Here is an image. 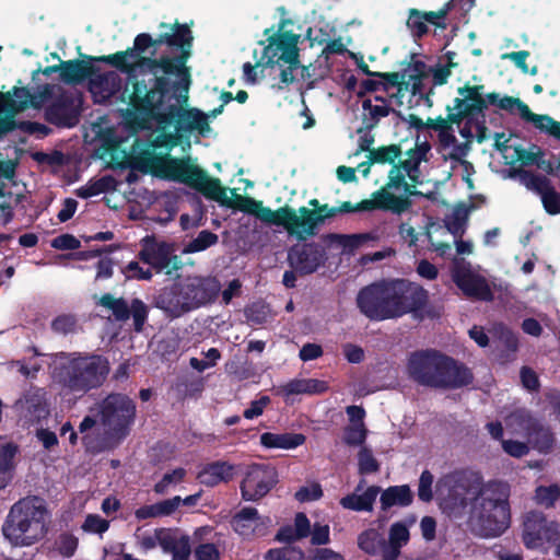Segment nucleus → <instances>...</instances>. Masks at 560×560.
<instances>
[{"instance_id":"f257e3e1","label":"nucleus","mask_w":560,"mask_h":560,"mask_svg":"<svg viewBox=\"0 0 560 560\" xmlns=\"http://www.w3.org/2000/svg\"><path fill=\"white\" fill-rule=\"evenodd\" d=\"M190 84L191 78L135 80L126 112L127 121L137 129H145L152 121L162 129L174 125L176 132L167 136L172 147L179 143L182 133L197 131L206 137L211 130L208 115L196 107H184L189 98Z\"/></svg>"},{"instance_id":"f03ea898","label":"nucleus","mask_w":560,"mask_h":560,"mask_svg":"<svg viewBox=\"0 0 560 560\" xmlns=\"http://www.w3.org/2000/svg\"><path fill=\"white\" fill-rule=\"evenodd\" d=\"M161 33L153 38L149 33H140L136 36L138 50L148 51L153 47L149 58H140L142 69H147L152 77H166L175 80L191 78L187 62L191 57L194 35L186 23L161 22Z\"/></svg>"},{"instance_id":"7ed1b4c3","label":"nucleus","mask_w":560,"mask_h":560,"mask_svg":"<svg viewBox=\"0 0 560 560\" xmlns=\"http://www.w3.org/2000/svg\"><path fill=\"white\" fill-rule=\"evenodd\" d=\"M428 302V291L407 279H382L363 287L357 295L359 311L373 322L418 314Z\"/></svg>"},{"instance_id":"20e7f679","label":"nucleus","mask_w":560,"mask_h":560,"mask_svg":"<svg viewBox=\"0 0 560 560\" xmlns=\"http://www.w3.org/2000/svg\"><path fill=\"white\" fill-rule=\"evenodd\" d=\"M406 371L416 384L434 389H458L474 381L468 366L435 349L411 352Z\"/></svg>"},{"instance_id":"39448f33","label":"nucleus","mask_w":560,"mask_h":560,"mask_svg":"<svg viewBox=\"0 0 560 560\" xmlns=\"http://www.w3.org/2000/svg\"><path fill=\"white\" fill-rule=\"evenodd\" d=\"M510 488L502 481L481 485L470 501L468 525L482 538H495L511 525Z\"/></svg>"},{"instance_id":"423d86ee","label":"nucleus","mask_w":560,"mask_h":560,"mask_svg":"<svg viewBox=\"0 0 560 560\" xmlns=\"http://www.w3.org/2000/svg\"><path fill=\"white\" fill-rule=\"evenodd\" d=\"M48 517L44 499L37 495L22 498L10 508L2 534L14 547H30L46 536Z\"/></svg>"},{"instance_id":"0eeeda50","label":"nucleus","mask_w":560,"mask_h":560,"mask_svg":"<svg viewBox=\"0 0 560 560\" xmlns=\"http://www.w3.org/2000/svg\"><path fill=\"white\" fill-rule=\"evenodd\" d=\"M67 362L56 369L58 383L71 394L80 396L100 388L107 380L110 364L106 357L86 352H61Z\"/></svg>"},{"instance_id":"6e6552de","label":"nucleus","mask_w":560,"mask_h":560,"mask_svg":"<svg viewBox=\"0 0 560 560\" xmlns=\"http://www.w3.org/2000/svg\"><path fill=\"white\" fill-rule=\"evenodd\" d=\"M291 23L289 19H282L279 23L278 32L272 33L273 28H266L268 45L262 50V59H266V67H272L280 61L288 63V67L280 72V84L273 85L278 91L294 82L293 71L300 67L299 39L300 35L291 31H283L287 24Z\"/></svg>"},{"instance_id":"1a4fd4ad","label":"nucleus","mask_w":560,"mask_h":560,"mask_svg":"<svg viewBox=\"0 0 560 560\" xmlns=\"http://www.w3.org/2000/svg\"><path fill=\"white\" fill-rule=\"evenodd\" d=\"M100 418L113 435L125 439L136 419V404L125 394H108L100 404Z\"/></svg>"},{"instance_id":"9d476101","label":"nucleus","mask_w":560,"mask_h":560,"mask_svg":"<svg viewBox=\"0 0 560 560\" xmlns=\"http://www.w3.org/2000/svg\"><path fill=\"white\" fill-rule=\"evenodd\" d=\"M471 487L470 476L466 471H454L441 477L436 482V492L441 495L442 510L451 517L464 516Z\"/></svg>"},{"instance_id":"9b49d317","label":"nucleus","mask_w":560,"mask_h":560,"mask_svg":"<svg viewBox=\"0 0 560 560\" xmlns=\"http://www.w3.org/2000/svg\"><path fill=\"white\" fill-rule=\"evenodd\" d=\"M281 225L290 235L299 241H306L317 235L318 228L327 220L319 210H310L307 207H300L298 210L290 206H283Z\"/></svg>"},{"instance_id":"f8f14e48","label":"nucleus","mask_w":560,"mask_h":560,"mask_svg":"<svg viewBox=\"0 0 560 560\" xmlns=\"http://www.w3.org/2000/svg\"><path fill=\"white\" fill-rule=\"evenodd\" d=\"M276 467L266 464H253L248 467L241 485V495L245 501H258L266 497L278 483Z\"/></svg>"},{"instance_id":"ddd939ff","label":"nucleus","mask_w":560,"mask_h":560,"mask_svg":"<svg viewBox=\"0 0 560 560\" xmlns=\"http://www.w3.org/2000/svg\"><path fill=\"white\" fill-rule=\"evenodd\" d=\"M179 284L189 312L214 302L221 290L220 281L210 276H188Z\"/></svg>"},{"instance_id":"4468645a","label":"nucleus","mask_w":560,"mask_h":560,"mask_svg":"<svg viewBox=\"0 0 560 560\" xmlns=\"http://www.w3.org/2000/svg\"><path fill=\"white\" fill-rule=\"evenodd\" d=\"M411 206L412 201L407 197H396V195L390 191L378 189L372 194V199H364L355 205H352L350 201H342L340 206L337 207V213L382 210L401 214L408 211Z\"/></svg>"},{"instance_id":"2eb2a0df","label":"nucleus","mask_w":560,"mask_h":560,"mask_svg":"<svg viewBox=\"0 0 560 560\" xmlns=\"http://www.w3.org/2000/svg\"><path fill=\"white\" fill-rule=\"evenodd\" d=\"M487 100L490 105L497 106L500 109L506 110L508 113L518 116L526 122H532L536 129L550 136L556 119L549 115L535 114L530 110L528 105L518 97L504 95L500 97L497 92L487 94Z\"/></svg>"},{"instance_id":"dca6fc26","label":"nucleus","mask_w":560,"mask_h":560,"mask_svg":"<svg viewBox=\"0 0 560 560\" xmlns=\"http://www.w3.org/2000/svg\"><path fill=\"white\" fill-rule=\"evenodd\" d=\"M559 532L557 522L548 521L542 512L530 511L526 513L523 521L522 540L526 548L536 549L546 541H552Z\"/></svg>"},{"instance_id":"f3484780","label":"nucleus","mask_w":560,"mask_h":560,"mask_svg":"<svg viewBox=\"0 0 560 560\" xmlns=\"http://www.w3.org/2000/svg\"><path fill=\"white\" fill-rule=\"evenodd\" d=\"M98 304L110 311L117 322L125 323L132 317L135 331L141 332L143 330L149 308L142 300L132 299L129 305L124 298H115L110 293H104Z\"/></svg>"},{"instance_id":"a211bd4d","label":"nucleus","mask_w":560,"mask_h":560,"mask_svg":"<svg viewBox=\"0 0 560 560\" xmlns=\"http://www.w3.org/2000/svg\"><path fill=\"white\" fill-rule=\"evenodd\" d=\"M38 106L27 88L14 86L12 91L0 92V138L15 130V114L28 107Z\"/></svg>"},{"instance_id":"6ab92c4d","label":"nucleus","mask_w":560,"mask_h":560,"mask_svg":"<svg viewBox=\"0 0 560 560\" xmlns=\"http://www.w3.org/2000/svg\"><path fill=\"white\" fill-rule=\"evenodd\" d=\"M45 120L62 128L74 127L79 122L80 109L75 97L68 92L60 93L44 112Z\"/></svg>"},{"instance_id":"aec40b11","label":"nucleus","mask_w":560,"mask_h":560,"mask_svg":"<svg viewBox=\"0 0 560 560\" xmlns=\"http://www.w3.org/2000/svg\"><path fill=\"white\" fill-rule=\"evenodd\" d=\"M174 250L172 243L158 241L154 235H147L141 240L138 258L160 273L170 267Z\"/></svg>"},{"instance_id":"412c9836","label":"nucleus","mask_w":560,"mask_h":560,"mask_svg":"<svg viewBox=\"0 0 560 560\" xmlns=\"http://www.w3.org/2000/svg\"><path fill=\"white\" fill-rule=\"evenodd\" d=\"M452 277L466 296L485 302L493 301L494 294L485 277L466 268L454 269Z\"/></svg>"},{"instance_id":"4be33fe9","label":"nucleus","mask_w":560,"mask_h":560,"mask_svg":"<svg viewBox=\"0 0 560 560\" xmlns=\"http://www.w3.org/2000/svg\"><path fill=\"white\" fill-rule=\"evenodd\" d=\"M153 305L170 319H176L189 313L179 281L159 290L153 298Z\"/></svg>"},{"instance_id":"5701e85b","label":"nucleus","mask_w":560,"mask_h":560,"mask_svg":"<svg viewBox=\"0 0 560 560\" xmlns=\"http://www.w3.org/2000/svg\"><path fill=\"white\" fill-rule=\"evenodd\" d=\"M145 52L147 51L137 49L135 39L133 47L127 48L126 50L97 57L83 55V58L95 62L107 63L121 73L130 74L132 71H135L136 67L142 68L140 65V58H149V56H143Z\"/></svg>"},{"instance_id":"b1692460","label":"nucleus","mask_w":560,"mask_h":560,"mask_svg":"<svg viewBox=\"0 0 560 560\" xmlns=\"http://www.w3.org/2000/svg\"><path fill=\"white\" fill-rule=\"evenodd\" d=\"M238 465L225 460H215L206 464L198 472L201 485L213 488L220 483H229L237 475Z\"/></svg>"},{"instance_id":"393cba45","label":"nucleus","mask_w":560,"mask_h":560,"mask_svg":"<svg viewBox=\"0 0 560 560\" xmlns=\"http://www.w3.org/2000/svg\"><path fill=\"white\" fill-rule=\"evenodd\" d=\"M165 176L194 187L202 168L190 163L189 159L167 158L164 163Z\"/></svg>"},{"instance_id":"a878e982","label":"nucleus","mask_w":560,"mask_h":560,"mask_svg":"<svg viewBox=\"0 0 560 560\" xmlns=\"http://www.w3.org/2000/svg\"><path fill=\"white\" fill-rule=\"evenodd\" d=\"M86 58L62 61L60 80L66 84H80L98 72V68Z\"/></svg>"},{"instance_id":"bb28decb","label":"nucleus","mask_w":560,"mask_h":560,"mask_svg":"<svg viewBox=\"0 0 560 560\" xmlns=\"http://www.w3.org/2000/svg\"><path fill=\"white\" fill-rule=\"evenodd\" d=\"M364 480H361L357 486L355 491L348 494L340 500V505L343 509L355 512H372L375 500L381 491L378 486H370L363 493L358 494V491L363 489Z\"/></svg>"},{"instance_id":"cd10ccee","label":"nucleus","mask_w":560,"mask_h":560,"mask_svg":"<svg viewBox=\"0 0 560 560\" xmlns=\"http://www.w3.org/2000/svg\"><path fill=\"white\" fill-rule=\"evenodd\" d=\"M322 254L315 244H304L301 250L295 255L289 254L290 265L300 275H311L317 270L320 265Z\"/></svg>"},{"instance_id":"c85d7f7f","label":"nucleus","mask_w":560,"mask_h":560,"mask_svg":"<svg viewBox=\"0 0 560 560\" xmlns=\"http://www.w3.org/2000/svg\"><path fill=\"white\" fill-rule=\"evenodd\" d=\"M240 211L255 215L261 222L269 225H281L282 214H284L283 207L272 210L269 207H265L262 201L256 200L249 196L243 199V205L240 207Z\"/></svg>"},{"instance_id":"c756f323","label":"nucleus","mask_w":560,"mask_h":560,"mask_svg":"<svg viewBox=\"0 0 560 560\" xmlns=\"http://www.w3.org/2000/svg\"><path fill=\"white\" fill-rule=\"evenodd\" d=\"M192 188L202 194L207 199L214 200L221 206L231 205V199L226 195L228 188L221 185L219 178L210 177L203 170Z\"/></svg>"},{"instance_id":"7c9ffc66","label":"nucleus","mask_w":560,"mask_h":560,"mask_svg":"<svg viewBox=\"0 0 560 560\" xmlns=\"http://www.w3.org/2000/svg\"><path fill=\"white\" fill-rule=\"evenodd\" d=\"M322 240L327 245L338 244L346 252L352 253L353 250L362 247L368 242L378 241V235L372 232L358 233V234H337L328 233L322 236Z\"/></svg>"},{"instance_id":"2f4dec72","label":"nucleus","mask_w":560,"mask_h":560,"mask_svg":"<svg viewBox=\"0 0 560 560\" xmlns=\"http://www.w3.org/2000/svg\"><path fill=\"white\" fill-rule=\"evenodd\" d=\"M260 521V515L256 508L245 506L236 512L231 518L233 530L243 538L255 536L256 526Z\"/></svg>"},{"instance_id":"473e14b6","label":"nucleus","mask_w":560,"mask_h":560,"mask_svg":"<svg viewBox=\"0 0 560 560\" xmlns=\"http://www.w3.org/2000/svg\"><path fill=\"white\" fill-rule=\"evenodd\" d=\"M409 539L410 533L404 523L392 524L388 540L385 539L384 560H397L401 548L408 544Z\"/></svg>"},{"instance_id":"72a5a7b5","label":"nucleus","mask_w":560,"mask_h":560,"mask_svg":"<svg viewBox=\"0 0 560 560\" xmlns=\"http://www.w3.org/2000/svg\"><path fill=\"white\" fill-rule=\"evenodd\" d=\"M182 504V498L175 495L154 504L142 505L135 511V517L138 521L148 518L165 517L174 514Z\"/></svg>"},{"instance_id":"f704fd0d","label":"nucleus","mask_w":560,"mask_h":560,"mask_svg":"<svg viewBox=\"0 0 560 560\" xmlns=\"http://www.w3.org/2000/svg\"><path fill=\"white\" fill-rule=\"evenodd\" d=\"M483 89L485 86L482 84L470 85L469 83L457 89V93L463 96L460 98L465 101L464 107L472 117L483 114L488 108V105H490L487 100V95L485 97L482 95Z\"/></svg>"},{"instance_id":"c9c22d12","label":"nucleus","mask_w":560,"mask_h":560,"mask_svg":"<svg viewBox=\"0 0 560 560\" xmlns=\"http://www.w3.org/2000/svg\"><path fill=\"white\" fill-rule=\"evenodd\" d=\"M305 440L304 434L293 432H265L260 435V444L266 448L293 450L303 445Z\"/></svg>"},{"instance_id":"e433bc0d","label":"nucleus","mask_w":560,"mask_h":560,"mask_svg":"<svg viewBox=\"0 0 560 560\" xmlns=\"http://www.w3.org/2000/svg\"><path fill=\"white\" fill-rule=\"evenodd\" d=\"M327 389V383L316 378H294L280 386V393L287 397L300 394H323Z\"/></svg>"},{"instance_id":"4c0bfd02","label":"nucleus","mask_w":560,"mask_h":560,"mask_svg":"<svg viewBox=\"0 0 560 560\" xmlns=\"http://www.w3.org/2000/svg\"><path fill=\"white\" fill-rule=\"evenodd\" d=\"M413 501V493L408 485L390 486L381 494V509L389 510L394 505L409 506Z\"/></svg>"},{"instance_id":"58836bf2","label":"nucleus","mask_w":560,"mask_h":560,"mask_svg":"<svg viewBox=\"0 0 560 560\" xmlns=\"http://www.w3.org/2000/svg\"><path fill=\"white\" fill-rule=\"evenodd\" d=\"M358 547L370 556L381 555L384 560L385 538L378 530L374 528L363 530L358 536Z\"/></svg>"},{"instance_id":"ea45409f","label":"nucleus","mask_w":560,"mask_h":560,"mask_svg":"<svg viewBox=\"0 0 560 560\" xmlns=\"http://www.w3.org/2000/svg\"><path fill=\"white\" fill-rule=\"evenodd\" d=\"M529 441L540 453H549L555 444V435L549 428L542 427L539 423H534L529 428Z\"/></svg>"},{"instance_id":"a19ab883","label":"nucleus","mask_w":560,"mask_h":560,"mask_svg":"<svg viewBox=\"0 0 560 560\" xmlns=\"http://www.w3.org/2000/svg\"><path fill=\"white\" fill-rule=\"evenodd\" d=\"M515 175L520 176L522 184H524L527 189L537 192L540 197L552 187L551 182L546 176L535 174L532 171L524 168L513 170L511 176Z\"/></svg>"},{"instance_id":"79ce46f5","label":"nucleus","mask_w":560,"mask_h":560,"mask_svg":"<svg viewBox=\"0 0 560 560\" xmlns=\"http://www.w3.org/2000/svg\"><path fill=\"white\" fill-rule=\"evenodd\" d=\"M18 447L11 443L0 446V490L5 488L12 478L13 459Z\"/></svg>"},{"instance_id":"37998d69","label":"nucleus","mask_w":560,"mask_h":560,"mask_svg":"<svg viewBox=\"0 0 560 560\" xmlns=\"http://www.w3.org/2000/svg\"><path fill=\"white\" fill-rule=\"evenodd\" d=\"M25 408L32 421H40L49 415L47 402L39 394L27 395Z\"/></svg>"},{"instance_id":"c03bdc74","label":"nucleus","mask_w":560,"mask_h":560,"mask_svg":"<svg viewBox=\"0 0 560 560\" xmlns=\"http://www.w3.org/2000/svg\"><path fill=\"white\" fill-rule=\"evenodd\" d=\"M155 536L158 539V544L163 549L164 552L172 553L179 550V547L184 544L185 540H189V537L183 535L180 538H177L171 529L159 528L155 529Z\"/></svg>"},{"instance_id":"a18cd8bd","label":"nucleus","mask_w":560,"mask_h":560,"mask_svg":"<svg viewBox=\"0 0 560 560\" xmlns=\"http://www.w3.org/2000/svg\"><path fill=\"white\" fill-rule=\"evenodd\" d=\"M560 499V486L552 483L549 486H538L535 490V500L537 504L546 509L555 508L556 502Z\"/></svg>"},{"instance_id":"49530a36","label":"nucleus","mask_w":560,"mask_h":560,"mask_svg":"<svg viewBox=\"0 0 560 560\" xmlns=\"http://www.w3.org/2000/svg\"><path fill=\"white\" fill-rule=\"evenodd\" d=\"M219 237L215 233L209 230H202L197 237L190 241L184 248V253L191 254L206 250L207 248L215 245Z\"/></svg>"},{"instance_id":"de8ad7c7","label":"nucleus","mask_w":560,"mask_h":560,"mask_svg":"<svg viewBox=\"0 0 560 560\" xmlns=\"http://www.w3.org/2000/svg\"><path fill=\"white\" fill-rule=\"evenodd\" d=\"M370 155L375 164H394L401 155V148L399 144L382 145L370 151Z\"/></svg>"},{"instance_id":"09e8293b","label":"nucleus","mask_w":560,"mask_h":560,"mask_svg":"<svg viewBox=\"0 0 560 560\" xmlns=\"http://www.w3.org/2000/svg\"><path fill=\"white\" fill-rule=\"evenodd\" d=\"M467 219L468 209L458 207L454 210L452 218L445 222V226L455 237H462Z\"/></svg>"},{"instance_id":"8fccbe9b","label":"nucleus","mask_w":560,"mask_h":560,"mask_svg":"<svg viewBox=\"0 0 560 560\" xmlns=\"http://www.w3.org/2000/svg\"><path fill=\"white\" fill-rule=\"evenodd\" d=\"M265 560H303L304 552L300 548H271L264 555Z\"/></svg>"},{"instance_id":"3c124183","label":"nucleus","mask_w":560,"mask_h":560,"mask_svg":"<svg viewBox=\"0 0 560 560\" xmlns=\"http://www.w3.org/2000/svg\"><path fill=\"white\" fill-rule=\"evenodd\" d=\"M407 27L415 38H422L429 31L425 21L421 16V11L415 8L409 10Z\"/></svg>"},{"instance_id":"603ef678","label":"nucleus","mask_w":560,"mask_h":560,"mask_svg":"<svg viewBox=\"0 0 560 560\" xmlns=\"http://www.w3.org/2000/svg\"><path fill=\"white\" fill-rule=\"evenodd\" d=\"M453 8V1L444 3V5L438 11H421V16L425 23H430L438 28H446L445 19Z\"/></svg>"},{"instance_id":"864d4df0","label":"nucleus","mask_w":560,"mask_h":560,"mask_svg":"<svg viewBox=\"0 0 560 560\" xmlns=\"http://www.w3.org/2000/svg\"><path fill=\"white\" fill-rule=\"evenodd\" d=\"M494 331L502 342V345L509 351L515 352L518 349V336L506 325L500 323L494 326Z\"/></svg>"},{"instance_id":"5fc2aeb1","label":"nucleus","mask_w":560,"mask_h":560,"mask_svg":"<svg viewBox=\"0 0 560 560\" xmlns=\"http://www.w3.org/2000/svg\"><path fill=\"white\" fill-rule=\"evenodd\" d=\"M464 105L465 101L460 97H456L454 100V106H446V121L451 127H453V125H459L465 118L472 117Z\"/></svg>"},{"instance_id":"6e6d98bb","label":"nucleus","mask_w":560,"mask_h":560,"mask_svg":"<svg viewBox=\"0 0 560 560\" xmlns=\"http://www.w3.org/2000/svg\"><path fill=\"white\" fill-rule=\"evenodd\" d=\"M79 540L70 533H62L56 540L57 551L65 558H71L78 549Z\"/></svg>"},{"instance_id":"4d7b16f0","label":"nucleus","mask_w":560,"mask_h":560,"mask_svg":"<svg viewBox=\"0 0 560 560\" xmlns=\"http://www.w3.org/2000/svg\"><path fill=\"white\" fill-rule=\"evenodd\" d=\"M434 482V477L432 472L428 469H424L419 478L418 483V498L420 501L424 503H429L433 499V490L432 486Z\"/></svg>"},{"instance_id":"13d9d810","label":"nucleus","mask_w":560,"mask_h":560,"mask_svg":"<svg viewBox=\"0 0 560 560\" xmlns=\"http://www.w3.org/2000/svg\"><path fill=\"white\" fill-rule=\"evenodd\" d=\"M245 316L248 322L260 325L267 322L268 306L262 302H254L245 307Z\"/></svg>"},{"instance_id":"bf43d9fd","label":"nucleus","mask_w":560,"mask_h":560,"mask_svg":"<svg viewBox=\"0 0 560 560\" xmlns=\"http://www.w3.org/2000/svg\"><path fill=\"white\" fill-rule=\"evenodd\" d=\"M376 78L382 79L381 89L385 92H388L389 88L398 86L399 90L401 85L406 83L407 78V69H404L401 72H377Z\"/></svg>"},{"instance_id":"052dcab7","label":"nucleus","mask_w":560,"mask_h":560,"mask_svg":"<svg viewBox=\"0 0 560 560\" xmlns=\"http://www.w3.org/2000/svg\"><path fill=\"white\" fill-rule=\"evenodd\" d=\"M390 113H394L401 119H405L399 110H396L387 105H373L371 112L369 113L372 122L366 125L365 127L359 128L357 132L361 133L363 132L364 129L372 130L378 124L381 118L387 117Z\"/></svg>"},{"instance_id":"680f3d73","label":"nucleus","mask_w":560,"mask_h":560,"mask_svg":"<svg viewBox=\"0 0 560 560\" xmlns=\"http://www.w3.org/2000/svg\"><path fill=\"white\" fill-rule=\"evenodd\" d=\"M359 472L361 475L376 472L380 469V464L373 456L372 451L363 447L358 454Z\"/></svg>"},{"instance_id":"e2e57ef3","label":"nucleus","mask_w":560,"mask_h":560,"mask_svg":"<svg viewBox=\"0 0 560 560\" xmlns=\"http://www.w3.org/2000/svg\"><path fill=\"white\" fill-rule=\"evenodd\" d=\"M77 328V318L71 314H62L51 322V330L56 334L68 335L74 332Z\"/></svg>"},{"instance_id":"0e129e2a","label":"nucleus","mask_w":560,"mask_h":560,"mask_svg":"<svg viewBox=\"0 0 560 560\" xmlns=\"http://www.w3.org/2000/svg\"><path fill=\"white\" fill-rule=\"evenodd\" d=\"M366 429L364 423L351 424L345 429L343 442L350 446H358L365 442Z\"/></svg>"},{"instance_id":"69168bd1","label":"nucleus","mask_w":560,"mask_h":560,"mask_svg":"<svg viewBox=\"0 0 560 560\" xmlns=\"http://www.w3.org/2000/svg\"><path fill=\"white\" fill-rule=\"evenodd\" d=\"M186 476V470L182 467L172 470L171 472H166L162 479L154 485V492L158 494H164L167 491V488L171 483L180 482L184 480Z\"/></svg>"},{"instance_id":"338daca9","label":"nucleus","mask_w":560,"mask_h":560,"mask_svg":"<svg viewBox=\"0 0 560 560\" xmlns=\"http://www.w3.org/2000/svg\"><path fill=\"white\" fill-rule=\"evenodd\" d=\"M541 202L547 213L556 215L560 213V192L555 187H550L547 192L542 194Z\"/></svg>"},{"instance_id":"774afa93","label":"nucleus","mask_w":560,"mask_h":560,"mask_svg":"<svg viewBox=\"0 0 560 560\" xmlns=\"http://www.w3.org/2000/svg\"><path fill=\"white\" fill-rule=\"evenodd\" d=\"M194 557L195 560H219L220 551L214 544H200L195 548Z\"/></svg>"}]
</instances>
